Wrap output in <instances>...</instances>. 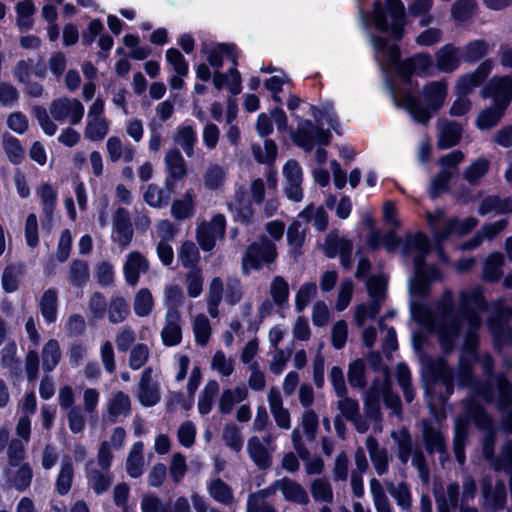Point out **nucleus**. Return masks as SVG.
<instances>
[{"instance_id":"obj_1","label":"nucleus","mask_w":512,"mask_h":512,"mask_svg":"<svg viewBox=\"0 0 512 512\" xmlns=\"http://www.w3.org/2000/svg\"><path fill=\"white\" fill-rule=\"evenodd\" d=\"M488 304L478 286L465 289L459 294V311L454 308L452 291L447 289L436 302L435 310L423 303H413L414 319L431 332H436L442 348L450 351L454 340L464 333V353L460 357L455 373L444 358L424 361L426 373L445 387L446 397L452 395L455 382L459 387L475 385L472 363L476 360L478 330L481 327L480 313L487 311Z\"/></svg>"},{"instance_id":"obj_2","label":"nucleus","mask_w":512,"mask_h":512,"mask_svg":"<svg viewBox=\"0 0 512 512\" xmlns=\"http://www.w3.org/2000/svg\"><path fill=\"white\" fill-rule=\"evenodd\" d=\"M371 43L376 50V57L381 67L396 68L404 81H407L413 73L425 74L432 66V59L428 53H419L400 62V51L396 45L377 36L371 38Z\"/></svg>"},{"instance_id":"obj_3","label":"nucleus","mask_w":512,"mask_h":512,"mask_svg":"<svg viewBox=\"0 0 512 512\" xmlns=\"http://www.w3.org/2000/svg\"><path fill=\"white\" fill-rule=\"evenodd\" d=\"M33 114L43 132L48 136H52L57 131V125L53 120L60 123L69 122L71 125H78L84 116V106L76 98L60 97L51 102L49 114L42 106H35Z\"/></svg>"},{"instance_id":"obj_4","label":"nucleus","mask_w":512,"mask_h":512,"mask_svg":"<svg viewBox=\"0 0 512 512\" xmlns=\"http://www.w3.org/2000/svg\"><path fill=\"white\" fill-rule=\"evenodd\" d=\"M447 94L445 81H434L424 88V99L427 106L412 94H404L400 97V104L404 107L415 121L426 124L431 118V112H435L443 105Z\"/></svg>"},{"instance_id":"obj_5","label":"nucleus","mask_w":512,"mask_h":512,"mask_svg":"<svg viewBox=\"0 0 512 512\" xmlns=\"http://www.w3.org/2000/svg\"><path fill=\"white\" fill-rule=\"evenodd\" d=\"M243 298V287L236 276H228L225 280L221 277H213L209 283L206 295L207 312L212 318L219 316V306L224 301L235 306Z\"/></svg>"},{"instance_id":"obj_6","label":"nucleus","mask_w":512,"mask_h":512,"mask_svg":"<svg viewBox=\"0 0 512 512\" xmlns=\"http://www.w3.org/2000/svg\"><path fill=\"white\" fill-rule=\"evenodd\" d=\"M112 460L113 453H111L110 445L103 441L97 452V463L91 460L86 464L88 485L97 495L106 492L113 482V474L110 470Z\"/></svg>"},{"instance_id":"obj_7","label":"nucleus","mask_w":512,"mask_h":512,"mask_svg":"<svg viewBox=\"0 0 512 512\" xmlns=\"http://www.w3.org/2000/svg\"><path fill=\"white\" fill-rule=\"evenodd\" d=\"M427 221L432 230L433 236L438 243L448 239L452 234H466L476 227L478 221L474 217H467L459 221L457 218H445L443 210L427 213Z\"/></svg>"},{"instance_id":"obj_8","label":"nucleus","mask_w":512,"mask_h":512,"mask_svg":"<svg viewBox=\"0 0 512 512\" xmlns=\"http://www.w3.org/2000/svg\"><path fill=\"white\" fill-rule=\"evenodd\" d=\"M277 255L275 243L267 236L260 237L259 241L252 243L246 249L242 259L243 273L249 274L251 270H259L264 264L274 262Z\"/></svg>"},{"instance_id":"obj_9","label":"nucleus","mask_w":512,"mask_h":512,"mask_svg":"<svg viewBox=\"0 0 512 512\" xmlns=\"http://www.w3.org/2000/svg\"><path fill=\"white\" fill-rule=\"evenodd\" d=\"M330 135L328 130L314 126L310 120H301L293 135V140L306 151H311L316 144L327 145Z\"/></svg>"},{"instance_id":"obj_10","label":"nucleus","mask_w":512,"mask_h":512,"mask_svg":"<svg viewBox=\"0 0 512 512\" xmlns=\"http://www.w3.org/2000/svg\"><path fill=\"white\" fill-rule=\"evenodd\" d=\"M226 219L222 214L215 215L209 222L201 223L197 228V241L205 251L214 248L217 239L225 233Z\"/></svg>"},{"instance_id":"obj_11","label":"nucleus","mask_w":512,"mask_h":512,"mask_svg":"<svg viewBox=\"0 0 512 512\" xmlns=\"http://www.w3.org/2000/svg\"><path fill=\"white\" fill-rule=\"evenodd\" d=\"M134 232L130 213L122 207L115 210L112 220V240L121 249H125L133 240Z\"/></svg>"},{"instance_id":"obj_12","label":"nucleus","mask_w":512,"mask_h":512,"mask_svg":"<svg viewBox=\"0 0 512 512\" xmlns=\"http://www.w3.org/2000/svg\"><path fill=\"white\" fill-rule=\"evenodd\" d=\"M421 427L422 440L427 453H439L441 458L446 457V439L440 425L430 420H422Z\"/></svg>"},{"instance_id":"obj_13","label":"nucleus","mask_w":512,"mask_h":512,"mask_svg":"<svg viewBox=\"0 0 512 512\" xmlns=\"http://www.w3.org/2000/svg\"><path fill=\"white\" fill-rule=\"evenodd\" d=\"M149 269L150 263L142 253L139 251L128 253L122 268L126 284L135 287L139 283L141 274H146Z\"/></svg>"},{"instance_id":"obj_14","label":"nucleus","mask_w":512,"mask_h":512,"mask_svg":"<svg viewBox=\"0 0 512 512\" xmlns=\"http://www.w3.org/2000/svg\"><path fill=\"white\" fill-rule=\"evenodd\" d=\"M33 478V470L29 463L7 465L3 470V479L8 487L23 492L29 488Z\"/></svg>"},{"instance_id":"obj_15","label":"nucleus","mask_w":512,"mask_h":512,"mask_svg":"<svg viewBox=\"0 0 512 512\" xmlns=\"http://www.w3.org/2000/svg\"><path fill=\"white\" fill-rule=\"evenodd\" d=\"M137 399L141 405L151 407L160 401V390L157 382L153 380L152 367H146L137 386Z\"/></svg>"},{"instance_id":"obj_16","label":"nucleus","mask_w":512,"mask_h":512,"mask_svg":"<svg viewBox=\"0 0 512 512\" xmlns=\"http://www.w3.org/2000/svg\"><path fill=\"white\" fill-rule=\"evenodd\" d=\"M482 93L484 97H493L497 105L507 108L512 99V73L492 78Z\"/></svg>"},{"instance_id":"obj_17","label":"nucleus","mask_w":512,"mask_h":512,"mask_svg":"<svg viewBox=\"0 0 512 512\" xmlns=\"http://www.w3.org/2000/svg\"><path fill=\"white\" fill-rule=\"evenodd\" d=\"M283 175L286 181L284 188L286 196L292 201H301L303 198V190L301 188L302 169L298 162L289 160L284 165Z\"/></svg>"},{"instance_id":"obj_18","label":"nucleus","mask_w":512,"mask_h":512,"mask_svg":"<svg viewBox=\"0 0 512 512\" xmlns=\"http://www.w3.org/2000/svg\"><path fill=\"white\" fill-rule=\"evenodd\" d=\"M493 62L490 59L483 61L474 72L461 76L456 84L458 95L466 96L478 87L490 74Z\"/></svg>"},{"instance_id":"obj_19","label":"nucleus","mask_w":512,"mask_h":512,"mask_svg":"<svg viewBox=\"0 0 512 512\" xmlns=\"http://www.w3.org/2000/svg\"><path fill=\"white\" fill-rule=\"evenodd\" d=\"M415 275L410 283L411 292L414 295L424 296L428 292L429 283L439 277V271L434 266L421 263L418 258L414 265Z\"/></svg>"},{"instance_id":"obj_20","label":"nucleus","mask_w":512,"mask_h":512,"mask_svg":"<svg viewBox=\"0 0 512 512\" xmlns=\"http://www.w3.org/2000/svg\"><path fill=\"white\" fill-rule=\"evenodd\" d=\"M167 172L166 186H173V182L184 179L187 176V164L177 148L169 149L164 157Z\"/></svg>"},{"instance_id":"obj_21","label":"nucleus","mask_w":512,"mask_h":512,"mask_svg":"<svg viewBox=\"0 0 512 512\" xmlns=\"http://www.w3.org/2000/svg\"><path fill=\"white\" fill-rule=\"evenodd\" d=\"M161 339L165 346H176L182 341V318L180 311L167 310Z\"/></svg>"},{"instance_id":"obj_22","label":"nucleus","mask_w":512,"mask_h":512,"mask_svg":"<svg viewBox=\"0 0 512 512\" xmlns=\"http://www.w3.org/2000/svg\"><path fill=\"white\" fill-rule=\"evenodd\" d=\"M267 400L270 412L276 425L283 430L291 428V416L287 408L283 406V400L280 391L276 387H271L267 394Z\"/></svg>"},{"instance_id":"obj_23","label":"nucleus","mask_w":512,"mask_h":512,"mask_svg":"<svg viewBox=\"0 0 512 512\" xmlns=\"http://www.w3.org/2000/svg\"><path fill=\"white\" fill-rule=\"evenodd\" d=\"M36 193L41 200L43 214L41 219L42 227H46L49 230L52 224L54 210L56 208L58 196L57 191L50 184L43 183L37 188Z\"/></svg>"},{"instance_id":"obj_24","label":"nucleus","mask_w":512,"mask_h":512,"mask_svg":"<svg viewBox=\"0 0 512 512\" xmlns=\"http://www.w3.org/2000/svg\"><path fill=\"white\" fill-rule=\"evenodd\" d=\"M365 446L369 457L378 476L388 473L390 456L386 448L379 445L378 440L373 436H368L365 440Z\"/></svg>"},{"instance_id":"obj_25","label":"nucleus","mask_w":512,"mask_h":512,"mask_svg":"<svg viewBox=\"0 0 512 512\" xmlns=\"http://www.w3.org/2000/svg\"><path fill=\"white\" fill-rule=\"evenodd\" d=\"M108 419L115 423L131 414V399L123 391L113 392L107 401Z\"/></svg>"},{"instance_id":"obj_26","label":"nucleus","mask_w":512,"mask_h":512,"mask_svg":"<svg viewBox=\"0 0 512 512\" xmlns=\"http://www.w3.org/2000/svg\"><path fill=\"white\" fill-rule=\"evenodd\" d=\"M257 436H252L247 441V452L252 462L261 470H266L272 465V452Z\"/></svg>"},{"instance_id":"obj_27","label":"nucleus","mask_w":512,"mask_h":512,"mask_svg":"<svg viewBox=\"0 0 512 512\" xmlns=\"http://www.w3.org/2000/svg\"><path fill=\"white\" fill-rule=\"evenodd\" d=\"M429 252L428 238L418 232L415 234H407L402 239V254L405 256L414 255V262L420 258L421 263H424L426 254Z\"/></svg>"},{"instance_id":"obj_28","label":"nucleus","mask_w":512,"mask_h":512,"mask_svg":"<svg viewBox=\"0 0 512 512\" xmlns=\"http://www.w3.org/2000/svg\"><path fill=\"white\" fill-rule=\"evenodd\" d=\"M437 68L445 73L455 71L462 59L461 51L453 44L442 46L435 54Z\"/></svg>"},{"instance_id":"obj_29","label":"nucleus","mask_w":512,"mask_h":512,"mask_svg":"<svg viewBox=\"0 0 512 512\" xmlns=\"http://www.w3.org/2000/svg\"><path fill=\"white\" fill-rule=\"evenodd\" d=\"M278 487L286 501L300 505L309 504V495L299 482L284 477L278 480Z\"/></svg>"},{"instance_id":"obj_30","label":"nucleus","mask_w":512,"mask_h":512,"mask_svg":"<svg viewBox=\"0 0 512 512\" xmlns=\"http://www.w3.org/2000/svg\"><path fill=\"white\" fill-rule=\"evenodd\" d=\"M438 146L441 149H448L455 146L461 139L462 128L461 126L447 119L438 121Z\"/></svg>"},{"instance_id":"obj_31","label":"nucleus","mask_w":512,"mask_h":512,"mask_svg":"<svg viewBox=\"0 0 512 512\" xmlns=\"http://www.w3.org/2000/svg\"><path fill=\"white\" fill-rule=\"evenodd\" d=\"M228 207L234 213L236 221L245 225L254 222L255 212L245 191H237L234 200L228 204Z\"/></svg>"},{"instance_id":"obj_32","label":"nucleus","mask_w":512,"mask_h":512,"mask_svg":"<svg viewBox=\"0 0 512 512\" xmlns=\"http://www.w3.org/2000/svg\"><path fill=\"white\" fill-rule=\"evenodd\" d=\"M106 149L109 160L117 162H131L135 156L136 149L130 143H124L119 137L111 136L106 141Z\"/></svg>"},{"instance_id":"obj_33","label":"nucleus","mask_w":512,"mask_h":512,"mask_svg":"<svg viewBox=\"0 0 512 512\" xmlns=\"http://www.w3.org/2000/svg\"><path fill=\"white\" fill-rule=\"evenodd\" d=\"M248 397V390L243 386L224 389L218 402V410L221 414H230L234 406Z\"/></svg>"},{"instance_id":"obj_34","label":"nucleus","mask_w":512,"mask_h":512,"mask_svg":"<svg viewBox=\"0 0 512 512\" xmlns=\"http://www.w3.org/2000/svg\"><path fill=\"white\" fill-rule=\"evenodd\" d=\"M106 314L111 324L123 323L130 315V305L125 297L114 294L108 301Z\"/></svg>"},{"instance_id":"obj_35","label":"nucleus","mask_w":512,"mask_h":512,"mask_svg":"<svg viewBox=\"0 0 512 512\" xmlns=\"http://www.w3.org/2000/svg\"><path fill=\"white\" fill-rule=\"evenodd\" d=\"M391 438L397 445V457L401 464L406 465L414 452V442L408 429L402 428L391 432Z\"/></svg>"},{"instance_id":"obj_36","label":"nucleus","mask_w":512,"mask_h":512,"mask_svg":"<svg viewBox=\"0 0 512 512\" xmlns=\"http://www.w3.org/2000/svg\"><path fill=\"white\" fill-rule=\"evenodd\" d=\"M385 487L390 496L395 500L402 511H410L412 508V494L406 482L394 483L385 481Z\"/></svg>"},{"instance_id":"obj_37","label":"nucleus","mask_w":512,"mask_h":512,"mask_svg":"<svg viewBox=\"0 0 512 512\" xmlns=\"http://www.w3.org/2000/svg\"><path fill=\"white\" fill-rule=\"evenodd\" d=\"M224 58L230 59L234 66L237 65V53L234 45L218 44L208 51L207 60L216 71L222 67Z\"/></svg>"},{"instance_id":"obj_38","label":"nucleus","mask_w":512,"mask_h":512,"mask_svg":"<svg viewBox=\"0 0 512 512\" xmlns=\"http://www.w3.org/2000/svg\"><path fill=\"white\" fill-rule=\"evenodd\" d=\"M39 309L47 324L54 323L58 312V291L54 288L46 290L40 300Z\"/></svg>"},{"instance_id":"obj_39","label":"nucleus","mask_w":512,"mask_h":512,"mask_svg":"<svg viewBox=\"0 0 512 512\" xmlns=\"http://www.w3.org/2000/svg\"><path fill=\"white\" fill-rule=\"evenodd\" d=\"M311 496L315 502L330 504L334 500L333 488L327 477H317L309 484Z\"/></svg>"},{"instance_id":"obj_40","label":"nucleus","mask_w":512,"mask_h":512,"mask_svg":"<svg viewBox=\"0 0 512 512\" xmlns=\"http://www.w3.org/2000/svg\"><path fill=\"white\" fill-rule=\"evenodd\" d=\"M61 348L56 339H49L42 347V369L46 373L52 372L61 360Z\"/></svg>"},{"instance_id":"obj_41","label":"nucleus","mask_w":512,"mask_h":512,"mask_svg":"<svg viewBox=\"0 0 512 512\" xmlns=\"http://www.w3.org/2000/svg\"><path fill=\"white\" fill-rule=\"evenodd\" d=\"M175 144L180 146L187 157L194 155L197 133L191 125H180L173 136Z\"/></svg>"},{"instance_id":"obj_42","label":"nucleus","mask_w":512,"mask_h":512,"mask_svg":"<svg viewBox=\"0 0 512 512\" xmlns=\"http://www.w3.org/2000/svg\"><path fill=\"white\" fill-rule=\"evenodd\" d=\"M144 445L142 442H136L133 444L127 460H126V471L132 478H138L143 474L144 471Z\"/></svg>"},{"instance_id":"obj_43","label":"nucleus","mask_w":512,"mask_h":512,"mask_svg":"<svg viewBox=\"0 0 512 512\" xmlns=\"http://www.w3.org/2000/svg\"><path fill=\"white\" fill-rule=\"evenodd\" d=\"M227 170L217 163H209L203 174V183L208 190L220 189L226 180Z\"/></svg>"},{"instance_id":"obj_44","label":"nucleus","mask_w":512,"mask_h":512,"mask_svg":"<svg viewBox=\"0 0 512 512\" xmlns=\"http://www.w3.org/2000/svg\"><path fill=\"white\" fill-rule=\"evenodd\" d=\"M369 489L376 512H394L384 487L377 478L370 479Z\"/></svg>"},{"instance_id":"obj_45","label":"nucleus","mask_w":512,"mask_h":512,"mask_svg":"<svg viewBox=\"0 0 512 512\" xmlns=\"http://www.w3.org/2000/svg\"><path fill=\"white\" fill-rule=\"evenodd\" d=\"M353 249L352 241L339 237L336 233H330L324 243V251L327 257L333 258L337 254L351 253Z\"/></svg>"},{"instance_id":"obj_46","label":"nucleus","mask_w":512,"mask_h":512,"mask_svg":"<svg viewBox=\"0 0 512 512\" xmlns=\"http://www.w3.org/2000/svg\"><path fill=\"white\" fill-rule=\"evenodd\" d=\"M488 326L497 349H501L503 344L512 343V328L506 325L504 319L491 317Z\"/></svg>"},{"instance_id":"obj_47","label":"nucleus","mask_w":512,"mask_h":512,"mask_svg":"<svg viewBox=\"0 0 512 512\" xmlns=\"http://www.w3.org/2000/svg\"><path fill=\"white\" fill-rule=\"evenodd\" d=\"M468 438V424L465 421L458 420L454 428L453 449L456 460L463 465L466 460L465 446Z\"/></svg>"},{"instance_id":"obj_48","label":"nucleus","mask_w":512,"mask_h":512,"mask_svg":"<svg viewBox=\"0 0 512 512\" xmlns=\"http://www.w3.org/2000/svg\"><path fill=\"white\" fill-rule=\"evenodd\" d=\"M194 212V194L191 190H188L182 199L173 201L171 205V214L179 221L192 217Z\"/></svg>"},{"instance_id":"obj_49","label":"nucleus","mask_w":512,"mask_h":512,"mask_svg":"<svg viewBox=\"0 0 512 512\" xmlns=\"http://www.w3.org/2000/svg\"><path fill=\"white\" fill-rule=\"evenodd\" d=\"M491 212L497 214L512 212V197L501 199L497 196H488L483 199L479 206V213L486 215Z\"/></svg>"},{"instance_id":"obj_50","label":"nucleus","mask_w":512,"mask_h":512,"mask_svg":"<svg viewBox=\"0 0 512 512\" xmlns=\"http://www.w3.org/2000/svg\"><path fill=\"white\" fill-rule=\"evenodd\" d=\"M192 329L197 345L204 347L208 344L212 334V327L205 314H197L192 320Z\"/></svg>"},{"instance_id":"obj_51","label":"nucleus","mask_w":512,"mask_h":512,"mask_svg":"<svg viewBox=\"0 0 512 512\" xmlns=\"http://www.w3.org/2000/svg\"><path fill=\"white\" fill-rule=\"evenodd\" d=\"M219 393V384L216 380H208L198 399V411L201 415H207L213 408L214 398Z\"/></svg>"},{"instance_id":"obj_52","label":"nucleus","mask_w":512,"mask_h":512,"mask_svg":"<svg viewBox=\"0 0 512 512\" xmlns=\"http://www.w3.org/2000/svg\"><path fill=\"white\" fill-rule=\"evenodd\" d=\"M489 44L483 39L468 42L462 49V59L468 63H474L488 54Z\"/></svg>"},{"instance_id":"obj_53","label":"nucleus","mask_w":512,"mask_h":512,"mask_svg":"<svg viewBox=\"0 0 512 512\" xmlns=\"http://www.w3.org/2000/svg\"><path fill=\"white\" fill-rule=\"evenodd\" d=\"M110 123L106 118L87 119L84 137L92 142L101 141L109 132Z\"/></svg>"},{"instance_id":"obj_54","label":"nucleus","mask_w":512,"mask_h":512,"mask_svg":"<svg viewBox=\"0 0 512 512\" xmlns=\"http://www.w3.org/2000/svg\"><path fill=\"white\" fill-rule=\"evenodd\" d=\"M380 399L381 391L378 390L377 382H373L366 394L365 413L370 420L376 423L381 420Z\"/></svg>"},{"instance_id":"obj_55","label":"nucleus","mask_w":512,"mask_h":512,"mask_svg":"<svg viewBox=\"0 0 512 512\" xmlns=\"http://www.w3.org/2000/svg\"><path fill=\"white\" fill-rule=\"evenodd\" d=\"M207 490L215 501L224 505L233 503L232 489L223 480L219 478L211 480L207 485Z\"/></svg>"},{"instance_id":"obj_56","label":"nucleus","mask_w":512,"mask_h":512,"mask_svg":"<svg viewBox=\"0 0 512 512\" xmlns=\"http://www.w3.org/2000/svg\"><path fill=\"white\" fill-rule=\"evenodd\" d=\"M469 416L473 419L475 425L485 433L494 432L493 418L480 405L471 403L467 407Z\"/></svg>"},{"instance_id":"obj_57","label":"nucleus","mask_w":512,"mask_h":512,"mask_svg":"<svg viewBox=\"0 0 512 512\" xmlns=\"http://www.w3.org/2000/svg\"><path fill=\"white\" fill-rule=\"evenodd\" d=\"M134 312L138 317H147L154 308V298L148 288H141L133 299Z\"/></svg>"},{"instance_id":"obj_58","label":"nucleus","mask_w":512,"mask_h":512,"mask_svg":"<svg viewBox=\"0 0 512 512\" xmlns=\"http://www.w3.org/2000/svg\"><path fill=\"white\" fill-rule=\"evenodd\" d=\"M505 107L497 105L496 103L493 106L483 110L477 118V126L481 130H488L497 125V123L502 118Z\"/></svg>"},{"instance_id":"obj_59","label":"nucleus","mask_w":512,"mask_h":512,"mask_svg":"<svg viewBox=\"0 0 512 512\" xmlns=\"http://www.w3.org/2000/svg\"><path fill=\"white\" fill-rule=\"evenodd\" d=\"M504 256L501 253H492L487 257L483 267V278L486 281H497L502 276Z\"/></svg>"},{"instance_id":"obj_60","label":"nucleus","mask_w":512,"mask_h":512,"mask_svg":"<svg viewBox=\"0 0 512 512\" xmlns=\"http://www.w3.org/2000/svg\"><path fill=\"white\" fill-rule=\"evenodd\" d=\"M165 190L155 184H150L144 193L145 202L152 207H162L168 204L171 196L172 186Z\"/></svg>"},{"instance_id":"obj_61","label":"nucleus","mask_w":512,"mask_h":512,"mask_svg":"<svg viewBox=\"0 0 512 512\" xmlns=\"http://www.w3.org/2000/svg\"><path fill=\"white\" fill-rule=\"evenodd\" d=\"M490 163L487 159L480 157L473 161L464 171L463 179L469 184L476 185L480 179L488 172Z\"/></svg>"},{"instance_id":"obj_62","label":"nucleus","mask_w":512,"mask_h":512,"mask_svg":"<svg viewBox=\"0 0 512 512\" xmlns=\"http://www.w3.org/2000/svg\"><path fill=\"white\" fill-rule=\"evenodd\" d=\"M476 10L475 0H457L451 7V16L457 22H466L473 17Z\"/></svg>"},{"instance_id":"obj_63","label":"nucleus","mask_w":512,"mask_h":512,"mask_svg":"<svg viewBox=\"0 0 512 512\" xmlns=\"http://www.w3.org/2000/svg\"><path fill=\"white\" fill-rule=\"evenodd\" d=\"M366 364L363 359H356L348 366V382L353 388H364L366 381Z\"/></svg>"},{"instance_id":"obj_64","label":"nucleus","mask_w":512,"mask_h":512,"mask_svg":"<svg viewBox=\"0 0 512 512\" xmlns=\"http://www.w3.org/2000/svg\"><path fill=\"white\" fill-rule=\"evenodd\" d=\"M495 382L498 390L497 406L499 410H504L512 406V383L508 381L505 375L495 376Z\"/></svg>"}]
</instances>
